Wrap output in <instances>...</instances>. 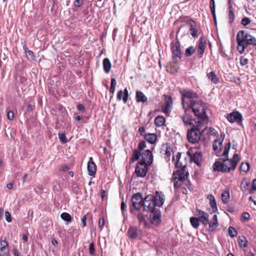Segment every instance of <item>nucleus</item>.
<instances>
[{
	"label": "nucleus",
	"mask_w": 256,
	"mask_h": 256,
	"mask_svg": "<svg viewBox=\"0 0 256 256\" xmlns=\"http://www.w3.org/2000/svg\"><path fill=\"white\" fill-rule=\"evenodd\" d=\"M206 40L202 37H201L199 40V43L198 45V48L205 50L206 48Z\"/></svg>",
	"instance_id": "37"
},
{
	"label": "nucleus",
	"mask_w": 256,
	"mask_h": 256,
	"mask_svg": "<svg viewBox=\"0 0 256 256\" xmlns=\"http://www.w3.org/2000/svg\"><path fill=\"white\" fill-rule=\"evenodd\" d=\"M145 132V128L144 126H140L138 128V132L141 136H144V134Z\"/></svg>",
	"instance_id": "61"
},
{
	"label": "nucleus",
	"mask_w": 256,
	"mask_h": 256,
	"mask_svg": "<svg viewBox=\"0 0 256 256\" xmlns=\"http://www.w3.org/2000/svg\"><path fill=\"white\" fill-rule=\"evenodd\" d=\"M152 224L158 226L161 222V212L158 209L152 212Z\"/></svg>",
	"instance_id": "16"
},
{
	"label": "nucleus",
	"mask_w": 256,
	"mask_h": 256,
	"mask_svg": "<svg viewBox=\"0 0 256 256\" xmlns=\"http://www.w3.org/2000/svg\"><path fill=\"white\" fill-rule=\"evenodd\" d=\"M60 218L63 220L67 222H72V216L67 212H62L60 214Z\"/></svg>",
	"instance_id": "34"
},
{
	"label": "nucleus",
	"mask_w": 256,
	"mask_h": 256,
	"mask_svg": "<svg viewBox=\"0 0 256 256\" xmlns=\"http://www.w3.org/2000/svg\"><path fill=\"white\" fill-rule=\"evenodd\" d=\"M141 155V152L138 150H134L133 152V154L130 159V162H132L136 160H138Z\"/></svg>",
	"instance_id": "31"
},
{
	"label": "nucleus",
	"mask_w": 256,
	"mask_h": 256,
	"mask_svg": "<svg viewBox=\"0 0 256 256\" xmlns=\"http://www.w3.org/2000/svg\"><path fill=\"white\" fill-rule=\"evenodd\" d=\"M146 146V144L144 141H142L138 144V150L141 152Z\"/></svg>",
	"instance_id": "55"
},
{
	"label": "nucleus",
	"mask_w": 256,
	"mask_h": 256,
	"mask_svg": "<svg viewBox=\"0 0 256 256\" xmlns=\"http://www.w3.org/2000/svg\"><path fill=\"white\" fill-rule=\"evenodd\" d=\"M82 4V0H76L74 2V6H77V7L80 6Z\"/></svg>",
	"instance_id": "59"
},
{
	"label": "nucleus",
	"mask_w": 256,
	"mask_h": 256,
	"mask_svg": "<svg viewBox=\"0 0 256 256\" xmlns=\"http://www.w3.org/2000/svg\"><path fill=\"white\" fill-rule=\"evenodd\" d=\"M250 164L247 162H242L240 166V170L246 172L250 170Z\"/></svg>",
	"instance_id": "41"
},
{
	"label": "nucleus",
	"mask_w": 256,
	"mask_h": 256,
	"mask_svg": "<svg viewBox=\"0 0 256 256\" xmlns=\"http://www.w3.org/2000/svg\"><path fill=\"white\" fill-rule=\"evenodd\" d=\"M136 100L137 102L144 103L148 101L147 97L142 92L139 90L136 92Z\"/></svg>",
	"instance_id": "23"
},
{
	"label": "nucleus",
	"mask_w": 256,
	"mask_h": 256,
	"mask_svg": "<svg viewBox=\"0 0 256 256\" xmlns=\"http://www.w3.org/2000/svg\"><path fill=\"white\" fill-rule=\"evenodd\" d=\"M208 224H209V230L210 231L214 230L218 226V223H215L212 222H208Z\"/></svg>",
	"instance_id": "48"
},
{
	"label": "nucleus",
	"mask_w": 256,
	"mask_h": 256,
	"mask_svg": "<svg viewBox=\"0 0 256 256\" xmlns=\"http://www.w3.org/2000/svg\"><path fill=\"white\" fill-rule=\"evenodd\" d=\"M250 20L249 18H247V17H244V18L242 20V21H241V24H242L243 26H246L248 24H250Z\"/></svg>",
	"instance_id": "49"
},
{
	"label": "nucleus",
	"mask_w": 256,
	"mask_h": 256,
	"mask_svg": "<svg viewBox=\"0 0 256 256\" xmlns=\"http://www.w3.org/2000/svg\"><path fill=\"white\" fill-rule=\"evenodd\" d=\"M195 116H196L198 126H204L209 121L208 117L206 114L205 104L200 100L194 101L190 104Z\"/></svg>",
	"instance_id": "3"
},
{
	"label": "nucleus",
	"mask_w": 256,
	"mask_h": 256,
	"mask_svg": "<svg viewBox=\"0 0 256 256\" xmlns=\"http://www.w3.org/2000/svg\"><path fill=\"white\" fill-rule=\"evenodd\" d=\"M164 199V196L162 192L156 191L155 195L148 194L144 197L142 206L146 212H152L158 210L155 208L156 206L160 207L163 205Z\"/></svg>",
	"instance_id": "2"
},
{
	"label": "nucleus",
	"mask_w": 256,
	"mask_h": 256,
	"mask_svg": "<svg viewBox=\"0 0 256 256\" xmlns=\"http://www.w3.org/2000/svg\"><path fill=\"white\" fill-rule=\"evenodd\" d=\"M228 9H229V13H228V20L230 23H232L234 18V13L232 10V4L230 0L228 1Z\"/></svg>",
	"instance_id": "30"
},
{
	"label": "nucleus",
	"mask_w": 256,
	"mask_h": 256,
	"mask_svg": "<svg viewBox=\"0 0 256 256\" xmlns=\"http://www.w3.org/2000/svg\"><path fill=\"white\" fill-rule=\"evenodd\" d=\"M170 148H166L165 154L166 156H170Z\"/></svg>",
	"instance_id": "63"
},
{
	"label": "nucleus",
	"mask_w": 256,
	"mask_h": 256,
	"mask_svg": "<svg viewBox=\"0 0 256 256\" xmlns=\"http://www.w3.org/2000/svg\"><path fill=\"white\" fill-rule=\"evenodd\" d=\"M148 166L144 163L142 162H138L136 164L135 172L136 176L138 177H144L148 172Z\"/></svg>",
	"instance_id": "9"
},
{
	"label": "nucleus",
	"mask_w": 256,
	"mask_h": 256,
	"mask_svg": "<svg viewBox=\"0 0 256 256\" xmlns=\"http://www.w3.org/2000/svg\"><path fill=\"white\" fill-rule=\"evenodd\" d=\"M96 166L92 160V157L90 158L89 161L88 163V170L90 176H94L96 172Z\"/></svg>",
	"instance_id": "21"
},
{
	"label": "nucleus",
	"mask_w": 256,
	"mask_h": 256,
	"mask_svg": "<svg viewBox=\"0 0 256 256\" xmlns=\"http://www.w3.org/2000/svg\"><path fill=\"white\" fill-rule=\"evenodd\" d=\"M142 162L150 166L152 162V154L150 150H145L142 154Z\"/></svg>",
	"instance_id": "11"
},
{
	"label": "nucleus",
	"mask_w": 256,
	"mask_h": 256,
	"mask_svg": "<svg viewBox=\"0 0 256 256\" xmlns=\"http://www.w3.org/2000/svg\"><path fill=\"white\" fill-rule=\"evenodd\" d=\"M187 110L188 109H185V114L182 116V121L185 125H192L194 126H196L195 122H197V120H194L192 118V116L186 113Z\"/></svg>",
	"instance_id": "19"
},
{
	"label": "nucleus",
	"mask_w": 256,
	"mask_h": 256,
	"mask_svg": "<svg viewBox=\"0 0 256 256\" xmlns=\"http://www.w3.org/2000/svg\"><path fill=\"white\" fill-rule=\"evenodd\" d=\"M86 215H84L82 218V228H84L86 225Z\"/></svg>",
	"instance_id": "57"
},
{
	"label": "nucleus",
	"mask_w": 256,
	"mask_h": 256,
	"mask_svg": "<svg viewBox=\"0 0 256 256\" xmlns=\"http://www.w3.org/2000/svg\"><path fill=\"white\" fill-rule=\"evenodd\" d=\"M207 198L210 202V204L212 208V211L214 212H216L218 208L214 197L212 194H209Z\"/></svg>",
	"instance_id": "27"
},
{
	"label": "nucleus",
	"mask_w": 256,
	"mask_h": 256,
	"mask_svg": "<svg viewBox=\"0 0 256 256\" xmlns=\"http://www.w3.org/2000/svg\"><path fill=\"white\" fill-rule=\"evenodd\" d=\"M236 42L237 50L240 54L244 53L248 45L256 46V39L252 36L248 34L245 30H240L238 32L236 36Z\"/></svg>",
	"instance_id": "4"
},
{
	"label": "nucleus",
	"mask_w": 256,
	"mask_h": 256,
	"mask_svg": "<svg viewBox=\"0 0 256 256\" xmlns=\"http://www.w3.org/2000/svg\"><path fill=\"white\" fill-rule=\"evenodd\" d=\"M230 199L229 190H225L222 194V200L224 203L227 202Z\"/></svg>",
	"instance_id": "38"
},
{
	"label": "nucleus",
	"mask_w": 256,
	"mask_h": 256,
	"mask_svg": "<svg viewBox=\"0 0 256 256\" xmlns=\"http://www.w3.org/2000/svg\"><path fill=\"white\" fill-rule=\"evenodd\" d=\"M248 59L244 58V56H241L240 58V64L242 66H245L248 62Z\"/></svg>",
	"instance_id": "54"
},
{
	"label": "nucleus",
	"mask_w": 256,
	"mask_h": 256,
	"mask_svg": "<svg viewBox=\"0 0 256 256\" xmlns=\"http://www.w3.org/2000/svg\"><path fill=\"white\" fill-rule=\"evenodd\" d=\"M250 218V215L248 212H244L242 214V220L243 221H248Z\"/></svg>",
	"instance_id": "52"
},
{
	"label": "nucleus",
	"mask_w": 256,
	"mask_h": 256,
	"mask_svg": "<svg viewBox=\"0 0 256 256\" xmlns=\"http://www.w3.org/2000/svg\"><path fill=\"white\" fill-rule=\"evenodd\" d=\"M196 126H194V128L188 130L187 133V138L188 141L192 144H196L199 142L200 136L203 133L202 132H200V128L202 126H198V122H195Z\"/></svg>",
	"instance_id": "6"
},
{
	"label": "nucleus",
	"mask_w": 256,
	"mask_h": 256,
	"mask_svg": "<svg viewBox=\"0 0 256 256\" xmlns=\"http://www.w3.org/2000/svg\"><path fill=\"white\" fill-rule=\"evenodd\" d=\"M196 215L199 218V220L202 223L206 226L208 223V214L201 210H196Z\"/></svg>",
	"instance_id": "14"
},
{
	"label": "nucleus",
	"mask_w": 256,
	"mask_h": 256,
	"mask_svg": "<svg viewBox=\"0 0 256 256\" xmlns=\"http://www.w3.org/2000/svg\"><path fill=\"white\" fill-rule=\"evenodd\" d=\"M116 79L114 78H111V84H110V86L112 87H116Z\"/></svg>",
	"instance_id": "60"
},
{
	"label": "nucleus",
	"mask_w": 256,
	"mask_h": 256,
	"mask_svg": "<svg viewBox=\"0 0 256 256\" xmlns=\"http://www.w3.org/2000/svg\"><path fill=\"white\" fill-rule=\"evenodd\" d=\"M188 174H185L183 170H178L176 172L173 174V176L184 182L188 178Z\"/></svg>",
	"instance_id": "22"
},
{
	"label": "nucleus",
	"mask_w": 256,
	"mask_h": 256,
	"mask_svg": "<svg viewBox=\"0 0 256 256\" xmlns=\"http://www.w3.org/2000/svg\"><path fill=\"white\" fill-rule=\"evenodd\" d=\"M205 50L202 49L198 48L197 52L200 58H201Z\"/></svg>",
	"instance_id": "58"
},
{
	"label": "nucleus",
	"mask_w": 256,
	"mask_h": 256,
	"mask_svg": "<svg viewBox=\"0 0 256 256\" xmlns=\"http://www.w3.org/2000/svg\"><path fill=\"white\" fill-rule=\"evenodd\" d=\"M250 184V180L244 178L242 180L240 184V188L243 192H246L249 189Z\"/></svg>",
	"instance_id": "26"
},
{
	"label": "nucleus",
	"mask_w": 256,
	"mask_h": 256,
	"mask_svg": "<svg viewBox=\"0 0 256 256\" xmlns=\"http://www.w3.org/2000/svg\"><path fill=\"white\" fill-rule=\"evenodd\" d=\"M188 24L190 26L188 30L190 34L194 38L197 37L198 36V31L196 28V22L192 20H188Z\"/></svg>",
	"instance_id": "17"
},
{
	"label": "nucleus",
	"mask_w": 256,
	"mask_h": 256,
	"mask_svg": "<svg viewBox=\"0 0 256 256\" xmlns=\"http://www.w3.org/2000/svg\"><path fill=\"white\" fill-rule=\"evenodd\" d=\"M8 245L6 240L0 241V256H8Z\"/></svg>",
	"instance_id": "15"
},
{
	"label": "nucleus",
	"mask_w": 256,
	"mask_h": 256,
	"mask_svg": "<svg viewBox=\"0 0 256 256\" xmlns=\"http://www.w3.org/2000/svg\"><path fill=\"white\" fill-rule=\"evenodd\" d=\"M70 170V168L68 165H64L62 166L61 170L64 172H66Z\"/></svg>",
	"instance_id": "62"
},
{
	"label": "nucleus",
	"mask_w": 256,
	"mask_h": 256,
	"mask_svg": "<svg viewBox=\"0 0 256 256\" xmlns=\"http://www.w3.org/2000/svg\"><path fill=\"white\" fill-rule=\"evenodd\" d=\"M195 48L194 46H190L186 50L185 55L186 56H190L194 52Z\"/></svg>",
	"instance_id": "42"
},
{
	"label": "nucleus",
	"mask_w": 256,
	"mask_h": 256,
	"mask_svg": "<svg viewBox=\"0 0 256 256\" xmlns=\"http://www.w3.org/2000/svg\"><path fill=\"white\" fill-rule=\"evenodd\" d=\"M104 224V220L103 217H100L99 218L98 222V227L100 228V230H102L103 228V227Z\"/></svg>",
	"instance_id": "50"
},
{
	"label": "nucleus",
	"mask_w": 256,
	"mask_h": 256,
	"mask_svg": "<svg viewBox=\"0 0 256 256\" xmlns=\"http://www.w3.org/2000/svg\"><path fill=\"white\" fill-rule=\"evenodd\" d=\"M164 123L165 118L162 116H158L154 119V124L158 127L162 126Z\"/></svg>",
	"instance_id": "29"
},
{
	"label": "nucleus",
	"mask_w": 256,
	"mask_h": 256,
	"mask_svg": "<svg viewBox=\"0 0 256 256\" xmlns=\"http://www.w3.org/2000/svg\"><path fill=\"white\" fill-rule=\"evenodd\" d=\"M4 216H5L6 220L8 222H12V218H11V214L8 211L5 212Z\"/></svg>",
	"instance_id": "53"
},
{
	"label": "nucleus",
	"mask_w": 256,
	"mask_h": 256,
	"mask_svg": "<svg viewBox=\"0 0 256 256\" xmlns=\"http://www.w3.org/2000/svg\"><path fill=\"white\" fill-rule=\"evenodd\" d=\"M142 233V230L135 226H130L128 231V235L130 238L136 239L138 238Z\"/></svg>",
	"instance_id": "13"
},
{
	"label": "nucleus",
	"mask_w": 256,
	"mask_h": 256,
	"mask_svg": "<svg viewBox=\"0 0 256 256\" xmlns=\"http://www.w3.org/2000/svg\"><path fill=\"white\" fill-rule=\"evenodd\" d=\"M172 51L173 54V62L174 63H176L178 59H180L181 58L180 44L178 42H176L172 44Z\"/></svg>",
	"instance_id": "10"
},
{
	"label": "nucleus",
	"mask_w": 256,
	"mask_h": 256,
	"mask_svg": "<svg viewBox=\"0 0 256 256\" xmlns=\"http://www.w3.org/2000/svg\"><path fill=\"white\" fill-rule=\"evenodd\" d=\"M181 156V154L180 152H178L176 156V159H175L174 157H173L172 160L176 161V166L178 168H184V166L182 165L181 163L179 162V160L180 159Z\"/></svg>",
	"instance_id": "40"
},
{
	"label": "nucleus",
	"mask_w": 256,
	"mask_h": 256,
	"mask_svg": "<svg viewBox=\"0 0 256 256\" xmlns=\"http://www.w3.org/2000/svg\"><path fill=\"white\" fill-rule=\"evenodd\" d=\"M142 197L140 193L134 194L132 198V206H130V212L132 213L134 210H139L142 206Z\"/></svg>",
	"instance_id": "7"
},
{
	"label": "nucleus",
	"mask_w": 256,
	"mask_h": 256,
	"mask_svg": "<svg viewBox=\"0 0 256 256\" xmlns=\"http://www.w3.org/2000/svg\"><path fill=\"white\" fill-rule=\"evenodd\" d=\"M236 230L232 226H230L228 228V234L232 238H234L237 235Z\"/></svg>",
	"instance_id": "43"
},
{
	"label": "nucleus",
	"mask_w": 256,
	"mask_h": 256,
	"mask_svg": "<svg viewBox=\"0 0 256 256\" xmlns=\"http://www.w3.org/2000/svg\"><path fill=\"white\" fill-rule=\"evenodd\" d=\"M26 54L28 59L33 60L34 59V56L33 52L30 50H26Z\"/></svg>",
	"instance_id": "47"
},
{
	"label": "nucleus",
	"mask_w": 256,
	"mask_h": 256,
	"mask_svg": "<svg viewBox=\"0 0 256 256\" xmlns=\"http://www.w3.org/2000/svg\"><path fill=\"white\" fill-rule=\"evenodd\" d=\"M164 102L161 106L162 112L166 114H168L172 108V98L171 96L164 95Z\"/></svg>",
	"instance_id": "8"
},
{
	"label": "nucleus",
	"mask_w": 256,
	"mask_h": 256,
	"mask_svg": "<svg viewBox=\"0 0 256 256\" xmlns=\"http://www.w3.org/2000/svg\"><path fill=\"white\" fill-rule=\"evenodd\" d=\"M224 133L220 134V138H222V140L218 139L216 140H214L213 142V150L216 152H219L222 148V144L223 140L224 138Z\"/></svg>",
	"instance_id": "18"
},
{
	"label": "nucleus",
	"mask_w": 256,
	"mask_h": 256,
	"mask_svg": "<svg viewBox=\"0 0 256 256\" xmlns=\"http://www.w3.org/2000/svg\"><path fill=\"white\" fill-rule=\"evenodd\" d=\"M238 242L240 248H246L248 246V240L244 236H239Z\"/></svg>",
	"instance_id": "33"
},
{
	"label": "nucleus",
	"mask_w": 256,
	"mask_h": 256,
	"mask_svg": "<svg viewBox=\"0 0 256 256\" xmlns=\"http://www.w3.org/2000/svg\"><path fill=\"white\" fill-rule=\"evenodd\" d=\"M14 113L12 111H8L7 113V117L10 120H12L14 118Z\"/></svg>",
	"instance_id": "56"
},
{
	"label": "nucleus",
	"mask_w": 256,
	"mask_h": 256,
	"mask_svg": "<svg viewBox=\"0 0 256 256\" xmlns=\"http://www.w3.org/2000/svg\"><path fill=\"white\" fill-rule=\"evenodd\" d=\"M230 146L231 144L230 142L225 146L224 152L220 156V160L222 162L216 161L214 163L212 166L214 171L229 172L231 170H236L237 164L240 160L239 156L237 154H234L232 158H228Z\"/></svg>",
	"instance_id": "1"
},
{
	"label": "nucleus",
	"mask_w": 256,
	"mask_h": 256,
	"mask_svg": "<svg viewBox=\"0 0 256 256\" xmlns=\"http://www.w3.org/2000/svg\"><path fill=\"white\" fill-rule=\"evenodd\" d=\"M104 71L106 73H108L111 68V63L108 58H105L102 62Z\"/></svg>",
	"instance_id": "28"
},
{
	"label": "nucleus",
	"mask_w": 256,
	"mask_h": 256,
	"mask_svg": "<svg viewBox=\"0 0 256 256\" xmlns=\"http://www.w3.org/2000/svg\"><path fill=\"white\" fill-rule=\"evenodd\" d=\"M210 8L212 14V16L214 18V20L215 21V22H216V12H215V4L214 0H210Z\"/></svg>",
	"instance_id": "39"
},
{
	"label": "nucleus",
	"mask_w": 256,
	"mask_h": 256,
	"mask_svg": "<svg viewBox=\"0 0 256 256\" xmlns=\"http://www.w3.org/2000/svg\"><path fill=\"white\" fill-rule=\"evenodd\" d=\"M128 92L126 88H125L124 90H120L117 94V98L119 100H122L124 103H126L128 102Z\"/></svg>",
	"instance_id": "20"
},
{
	"label": "nucleus",
	"mask_w": 256,
	"mask_h": 256,
	"mask_svg": "<svg viewBox=\"0 0 256 256\" xmlns=\"http://www.w3.org/2000/svg\"><path fill=\"white\" fill-rule=\"evenodd\" d=\"M206 131H207V133L210 135L216 136L218 134L216 130L212 128H205L202 130V133L204 134Z\"/></svg>",
	"instance_id": "35"
},
{
	"label": "nucleus",
	"mask_w": 256,
	"mask_h": 256,
	"mask_svg": "<svg viewBox=\"0 0 256 256\" xmlns=\"http://www.w3.org/2000/svg\"><path fill=\"white\" fill-rule=\"evenodd\" d=\"M182 94V104L184 109H188L190 104L194 102V98H198V94L192 90L183 89L180 90Z\"/></svg>",
	"instance_id": "5"
},
{
	"label": "nucleus",
	"mask_w": 256,
	"mask_h": 256,
	"mask_svg": "<svg viewBox=\"0 0 256 256\" xmlns=\"http://www.w3.org/2000/svg\"><path fill=\"white\" fill-rule=\"evenodd\" d=\"M227 120L230 122L240 123L242 120V116L238 112H233L228 114Z\"/></svg>",
	"instance_id": "12"
},
{
	"label": "nucleus",
	"mask_w": 256,
	"mask_h": 256,
	"mask_svg": "<svg viewBox=\"0 0 256 256\" xmlns=\"http://www.w3.org/2000/svg\"><path fill=\"white\" fill-rule=\"evenodd\" d=\"M208 78L214 84H216L219 82V78L214 72L207 74Z\"/></svg>",
	"instance_id": "24"
},
{
	"label": "nucleus",
	"mask_w": 256,
	"mask_h": 256,
	"mask_svg": "<svg viewBox=\"0 0 256 256\" xmlns=\"http://www.w3.org/2000/svg\"><path fill=\"white\" fill-rule=\"evenodd\" d=\"M252 188L256 191V179L253 180Z\"/></svg>",
	"instance_id": "64"
},
{
	"label": "nucleus",
	"mask_w": 256,
	"mask_h": 256,
	"mask_svg": "<svg viewBox=\"0 0 256 256\" xmlns=\"http://www.w3.org/2000/svg\"><path fill=\"white\" fill-rule=\"evenodd\" d=\"M137 218L140 223L144 222L145 224H146V216L144 214L142 213H139L137 216Z\"/></svg>",
	"instance_id": "44"
},
{
	"label": "nucleus",
	"mask_w": 256,
	"mask_h": 256,
	"mask_svg": "<svg viewBox=\"0 0 256 256\" xmlns=\"http://www.w3.org/2000/svg\"><path fill=\"white\" fill-rule=\"evenodd\" d=\"M144 138L148 142L152 144L156 142L157 136L155 134H147L144 135Z\"/></svg>",
	"instance_id": "25"
},
{
	"label": "nucleus",
	"mask_w": 256,
	"mask_h": 256,
	"mask_svg": "<svg viewBox=\"0 0 256 256\" xmlns=\"http://www.w3.org/2000/svg\"><path fill=\"white\" fill-rule=\"evenodd\" d=\"M200 220L198 218H194V217H192L190 218V222L193 228H196L198 227L200 225Z\"/></svg>",
	"instance_id": "36"
},
{
	"label": "nucleus",
	"mask_w": 256,
	"mask_h": 256,
	"mask_svg": "<svg viewBox=\"0 0 256 256\" xmlns=\"http://www.w3.org/2000/svg\"><path fill=\"white\" fill-rule=\"evenodd\" d=\"M89 251L90 254L91 255H94L95 254V248L94 246V244L93 242H92L89 245Z\"/></svg>",
	"instance_id": "51"
},
{
	"label": "nucleus",
	"mask_w": 256,
	"mask_h": 256,
	"mask_svg": "<svg viewBox=\"0 0 256 256\" xmlns=\"http://www.w3.org/2000/svg\"><path fill=\"white\" fill-rule=\"evenodd\" d=\"M192 159L195 164L197 165H200L202 159V154L200 152H196Z\"/></svg>",
	"instance_id": "32"
},
{
	"label": "nucleus",
	"mask_w": 256,
	"mask_h": 256,
	"mask_svg": "<svg viewBox=\"0 0 256 256\" xmlns=\"http://www.w3.org/2000/svg\"><path fill=\"white\" fill-rule=\"evenodd\" d=\"M58 138L62 144H66L68 140H66V136L64 133H58Z\"/></svg>",
	"instance_id": "45"
},
{
	"label": "nucleus",
	"mask_w": 256,
	"mask_h": 256,
	"mask_svg": "<svg viewBox=\"0 0 256 256\" xmlns=\"http://www.w3.org/2000/svg\"><path fill=\"white\" fill-rule=\"evenodd\" d=\"M172 180H174V186L176 188H179L181 186L182 182H183L174 176Z\"/></svg>",
	"instance_id": "46"
}]
</instances>
